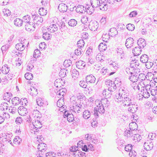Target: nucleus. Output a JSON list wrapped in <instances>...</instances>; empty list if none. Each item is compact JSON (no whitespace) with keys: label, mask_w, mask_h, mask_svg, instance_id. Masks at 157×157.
I'll list each match as a JSON object with an SVG mask.
<instances>
[{"label":"nucleus","mask_w":157,"mask_h":157,"mask_svg":"<svg viewBox=\"0 0 157 157\" xmlns=\"http://www.w3.org/2000/svg\"><path fill=\"white\" fill-rule=\"evenodd\" d=\"M58 27L62 31H64L66 30L67 28L65 25L63 21H61L58 23L56 22L55 24L51 25L47 29L51 33H53L57 30Z\"/></svg>","instance_id":"obj_1"},{"label":"nucleus","mask_w":157,"mask_h":157,"mask_svg":"<svg viewBox=\"0 0 157 157\" xmlns=\"http://www.w3.org/2000/svg\"><path fill=\"white\" fill-rule=\"evenodd\" d=\"M138 69H133V71H129L128 72H127V73H130L131 75L129 78V79L133 82H136L138 79H139L140 81H142L144 80L143 78L140 79L139 77L143 75L144 76V75L143 74H139V76L138 77L139 74L136 72V71Z\"/></svg>","instance_id":"obj_2"},{"label":"nucleus","mask_w":157,"mask_h":157,"mask_svg":"<svg viewBox=\"0 0 157 157\" xmlns=\"http://www.w3.org/2000/svg\"><path fill=\"white\" fill-rule=\"evenodd\" d=\"M129 94L128 90L125 88H121L119 90L118 93L116 94L114 99L115 101L118 100L119 98H124L128 97Z\"/></svg>","instance_id":"obj_3"},{"label":"nucleus","mask_w":157,"mask_h":157,"mask_svg":"<svg viewBox=\"0 0 157 157\" xmlns=\"http://www.w3.org/2000/svg\"><path fill=\"white\" fill-rule=\"evenodd\" d=\"M119 100H116V102H120L122 101L123 105L124 106L129 105L130 104L133 103V102L132 99L131 97L128 95V97H125L119 98Z\"/></svg>","instance_id":"obj_4"},{"label":"nucleus","mask_w":157,"mask_h":157,"mask_svg":"<svg viewBox=\"0 0 157 157\" xmlns=\"http://www.w3.org/2000/svg\"><path fill=\"white\" fill-rule=\"evenodd\" d=\"M102 104H99V106L95 107L94 110V114L96 118L98 117V112L101 114L103 113L105 111L104 107Z\"/></svg>","instance_id":"obj_5"},{"label":"nucleus","mask_w":157,"mask_h":157,"mask_svg":"<svg viewBox=\"0 0 157 157\" xmlns=\"http://www.w3.org/2000/svg\"><path fill=\"white\" fill-rule=\"evenodd\" d=\"M32 124L33 126V129H35L33 130V128L31 129V133H33L34 134H36V133L38 132L37 130L39 128H40L42 127V124L40 122L38 119L35 120V122H32Z\"/></svg>","instance_id":"obj_6"},{"label":"nucleus","mask_w":157,"mask_h":157,"mask_svg":"<svg viewBox=\"0 0 157 157\" xmlns=\"http://www.w3.org/2000/svg\"><path fill=\"white\" fill-rule=\"evenodd\" d=\"M98 23L95 21H92L89 25V27L92 31L96 30L98 28Z\"/></svg>","instance_id":"obj_7"},{"label":"nucleus","mask_w":157,"mask_h":157,"mask_svg":"<svg viewBox=\"0 0 157 157\" xmlns=\"http://www.w3.org/2000/svg\"><path fill=\"white\" fill-rule=\"evenodd\" d=\"M98 7L102 11L106 10L108 9V6L106 4V0H100Z\"/></svg>","instance_id":"obj_8"},{"label":"nucleus","mask_w":157,"mask_h":157,"mask_svg":"<svg viewBox=\"0 0 157 157\" xmlns=\"http://www.w3.org/2000/svg\"><path fill=\"white\" fill-rule=\"evenodd\" d=\"M129 106L128 108V111L133 113H135L138 110V106L137 104L134 103L133 102V103L130 104V105H128Z\"/></svg>","instance_id":"obj_9"},{"label":"nucleus","mask_w":157,"mask_h":157,"mask_svg":"<svg viewBox=\"0 0 157 157\" xmlns=\"http://www.w3.org/2000/svg\"><path fill=\"white\" fill-rule=\"evenodd\" d=\"M125 44L127 48H130L134 44V40L132 38H128L126 39Z\"/></svg>","instance_id":"obj_10"},{"label":"nucleus","mask_w":157,"mask_h":157,"mask_svg":"<svg viewBox=\"0 0 157 157\" xmlns=\"http://www.w3.org/2000/svg\"><path fill=\"white\" fill-rule=\"evenodd\" d=\"M37 149L41 152H44L47 149V145L44 143L39 144L37 146Z\"/></svg>","instance_id":"obj_11"},{"label":"nucleus","mask_w":157,"mask_h":157,"mask_svg":"<svg viewBox=\"0 0 157 157\" xmlns=\"http://www.w3.org/2000/svg\"><path fill=\"white\" fill-rule=\"evenodd\" d=\"M18 112L20 115L22 116H25L28 112L27 109L23 106L19 107L18 109Z\"/></svg>","instance_id":"obj_12"},{"label":"nucleus","mask_w":157,"mask_h":157,"mask_svg":"<svg viewBox=\"0 0 157 157\" xmlns=\"http://www.w3.org/2000/svg\"><path fill=\"white\" fill-rule=\"evenodd\" d=\"M32 17L33 18L34 22L35 23L36 22L37 24H40L43 21V18L40 16L36 15H32Z\"/></svg>","instance_id":"obj_13"},{"label":"nucleus","mask_w":157,"mask_h":157,"mask_svg":"<svg viewBox=\"0 0 157 157\" xmlns=\"http://www.w3.org/2000/svg\"><path fill=\"white\" fill-rule=\"evenodd\" d=\"M82 105L80 104L73 106V111L76 113H79L81 112L82 111Z\"/></svg>","instance_id":"obj_14"},{"label":"nucleus","mask_w":157,"mask_h":157,"mask_svg":"<svg viewBox=\"0 0 157 157\" xmlns=\"http://www.w3.org/2000/svg\"><path fill=\"white\" fill-rule=\"evenodd\" d=\"M86 82H87V83H92L95 82L96 78L95 77L92 75H90L86 77Z\"/></svg>","instance_id":"obj_15"},{"label":"nucleus","mask_w":157,"mask_h":157,"mask_svg":"<svg viewBox=\"0 0 157 157\" xmlns=\"http://www.w3.org/2000/svg\"><path fill=\"white\" fill-rule=\"evenodd\" d=\"M28 92L33 96H35L38 94L37 90L33 86L28 90Z\"/></svg>","instance_id":"obj_16"},{"label":"nucleus","mask_w":157,"mask_h":157,"mask_svg":"<svg viewBox=\"0 0 157 157\" xmlns=\"http://www.w3.org/2000/svg\"><path fill=\"white\" fill-rule=\"evenodd\" d=\"M138 62L137 60H134L132 61L130 63V68L129 69V71H133L135 68H137L139 66Z\"/></svg>","instance_id":"obj_17"},{"label":"nucleus","mask_w":157,"mask_h":157,"mask_svg":"<svg viewBox=\"0 0 157 157\" xmlns=\"http://www.w3.org/2000/svg\"><path fill=\"white\" fill-rule=\"evenodd\" d=\"M58 10L61 12H66L67 10V6L65 4L62 3L60 4L58 7Z\"/></svg>","instance_id":"obj_18"},{"label":"nucleus","mask_w":157,"mask_h":157,"mask_svg":"<svg viewBox=\"0 0 157 157\" xmlns=\"http://www.w3.org/2000/svg\"><path fill=\"white\" fill-rule=\"evenodd\" d=\"M75 10L77 13H82L85 12L86 10V9L82 5H79L77 6Z\"/></svg>","instance_id":"obj_19"},{"label":"nucleus","mask_w":157,"mask_h":157,"mask_svg":"<svg viewBox=\"0 0 157 157\" xmlns=\"http://www.w3.org/2000/svg\"><path fill=\"white\" fill-rule=\"evenodd\" d=\"M137 44L140 48H143L146 45L145 40L142 38H140L138 40Z\"/></svg>","instance_id":"obj_20"},{"label":"nucleus","mask_w":157,"mask_h":157,"mask_svg":"<svg viewBox=\"0 0 157 157\" xmlns=\"http://www.w3.org/2000/svg\"><path fill=\"white\" fill-rule=\"evenodd\" d=\"M76 65L78 68L82 69L84 68L86 65V63L83 61L79 60L76 62Z\"/></svg>","instance_id":"obj_21"},{"label":"nucleus","mask_w":157,"mask_h":157,"mask_svg":"<svg viewBox=\"0 0 157 157\" xmlns=\"http://www.w3.org/2000/svg\"><path fill=\"white\" fill-rule=\"evenodd\" d=\"M142 51L141 48L139 47H135L132 49V52L134 56H137L140 55Z\"/></svg>","instance_id":"obj_22"},{"label":"nucleus","mask_w":157,"mask_h":157,"mask_svg":"<svg viewBox=\"0 0 157 157\" xmlns=\"http://www.w3.org/2000/svg\"><path fill=\"white\" fill-rule=\"evenodd\" d=\"M153 144L152 142L147 141L145 142L144 144V147L145 149L146 150H150L153 147Z\"/></svg>","instance_id":"obj_23"},{"label":"nucleus","mask_w":157,"mask_h":157,"mask_svg":"<svg viewBox=\"0 0 157 157\" xmlns=\"http://www.w3.org/2000/svg\"><path fill=\"white\" fill-rule=\"evenodd\" d=\"M113 92L110 91L109 89H105L103 91V94L107 98H110L112 96Z\"/></svg>","instance_id":"obj_24"},{"label":"nucleus","mask_w":157,"mask_h":157,"mask_svg":"<svg viewBox=\"0 0 157 157\" xmlns=\"http://www.w3.org/2000/svg\"><path fill=\"white\" fill-rule=\"evenodd\" d=\"M60 99H59L57 102V106L59 107H61V108H63V109L64 108V107H65L64 105V98H61V97H60Z\"/></svg>","instance_id":"obj_25"},{"label":"nucleus","mask_w":157,"mask_h":157,"mask_svg":"<svg viewBox=\"0 0 157 157\" xmlns=\"http://www.w3.org/2000/svg\"><path fill=\"white\" fill-rule=\"evenodd\" d=\"M117 51L118 58L121 60L124 57V53L123 50L121 48H117Z\"/></svg>","instance_id":"obj_26"},{"label":"nucleus","mask_w":157,"mask_h":157,"mask_svg":"<svg viewBox=\"0 0 157 157\" xmlns=\"http://www.w3.org/2000/svg\"><path fill=\"white\" fill-rule=\"evenodd\" d=\"M23 23V20L18 18L15 19L14 21V25L19 27L22 26Z\"/></svg>","instance_id":"obj_27"},{"label":"nucleus","mask_w":157,"mask_h":157,"mask_svg":"<svg viewBox=\"0 0 157 157\" xmlns=\"http://www.w3.org/2000/svg\"><path fill=\"white\" fill-rule=\"evenodd\" d=\"M132 137V139L135 142L140 141L141 139V136L139 134L133 135Z\"/></svg>","instance_id":"obj_28"},{"label":"nucleus","mask_w":157,"mask_h":157,"mask_svg":"<svg viewBox=\"0 0 157 157\" xmlns=\"http://www.w3.org/2000/svg\"><path fill=\"white\" fill-rule=\"evenodd\" d=\"M25 45H23L22 43H18L16 45V49L20 51H23L25 49Z\"/></svg>","instance_id":"obj_29"},{"label":"nucleus","mask_w":157,"mask_h":157,"mask_svg":"<svg viewBox=\"0 0 157 157\" xmlns=\"http://www.w3.org/2000/svg\"><path fill=\"white\" fill-rule=\"evenodd\" d=\"M9 71V67L8 65L6 64L2 66L1 69V71L2 73L5 74H8Z\"/></svg>","instance_id":"obj_30"},{"label":"nucleus","mask_w":157,"mask_h":157,"mask_svg":"<svg viewBox=\"0 0 157 157\" xmlns=\"http://www.w3.org/2000/svg\"><path fill=\"white\" fill-rule=\"evenodd\" d=\"M107 48V45L105 43H101L98 46V49L101 52L105 51Z\"/></svg>","instance_id":"obj_31"},{"label":"nucleus","mask_w":157,"mask_h":157,"mask_svg":"<svg viewBox=\"0 0 157 157\" xmlns=\"http://www.w3.org/2000/svg\"><path fill=\"white\" fill-rule=\"evenodd\" d=\"M100 0H91V4L92 6L94 8H97L98 7Z\"/></svg>","instance_id":"obj_32"},{"label":"nucleus","mask_w":157,"mask_h":157,"mask_svg":"<svg viewBox=\"0 0 157 157\" xmlns=\"http://www.w3.org/2000/svg\"><path fill=\"white\" fill-rule=\"evenodd\" d=\"M135 84L136 85L134 87V89L135 90L138 89L139 90L140 88H143V90H144V89L145 88V85L144 84V83L139 82L138 84Z\"/></svg>","instance_id":"obj_33"},{"label":"nucleus","mask_w":157,"mask_h":157,"mask_svg":"<svg viewBox=\"0 0 157 157\" xmlns=\"http://www.w3.org/2000/svg\"><path fill=\"white\" fill-rule=\"evenodd\" d=\"M129 128L131 130L134 131L137 130L136 128H137V125L136 123L134 122H131L129 124Z\"/></svg>","instance_id":"obj_34"},{"label":"nucleus","mask_w":157,"mask_h":157,"mask_svg":"<svg viewBox=\"0 0 157 157\" xmlns=\"http://www.w3.org/2000/svg\"><path fill=\"white\" fill-rule=\"evenodd\" d=\"M148 57L146 54H143L142 55L140 58V60L141 62L142 63H144L147 62L148 60Z\"/></svg>","instance_id":"obj_35"},{"label":"nucleus","mask_w":157,"mask_h":157,"mask_svg":"<svg viewBox=\"0 0 157 157\" xmlns=\"http://www.w3.org/2000/svg\"><path fill=\"white\" fill-rule=\"evenodd\" d=\"M43 38L45 40H48L51 38L52 35L50 33H48L47 32H45L43 31Z\"/></svg>","instance_id":"obj_36"},{"label":"nucleus","mask_w":157,"mask_h":157,"mask_svg":"<svg viewBox=\"0 0 157 157\" xmlns=\"http://www.w3.org/2000/svg\"><path fill=\"white\" fill-rule=\"evenodd\" d=\"M90 113L88 110H85L83 112V117L85 119H88L90 117Z\"/></svg>","instance_id":"obj_37"},{"label":"nucleus","mask_w":157,"mask_h":157,"mask_svg":"<svg viewBox=\"0 0 157 157\" xmlns=\"http://www.w3.org/2000/svg\"><path fill=\"white\" fill-rule=\"evenodd\" d=\"M68 24L71 27H74L77 25V21L74 19H71L69 21Z\"/></svg>","instance_id":"obj_38"},{"label":"nucleus","mask_w":157,"mask_h":157,"mask_svg":"<svg viewBox=\"0 0 157 157\" xmlns=\"http://www.w3.org/2000/svg\"><path fill=\"white\" fill-rule=\"evenodd\" d=\"M96 59L98 61H104L105 59V57L101 55V53H99L96 56Z\"/></svg>","instance_id":"obj_39"},{"label":"nucleus","mask_w":157,"mask_h":157,"mask_svg":"<svg viewBox=\"0 0 157 157\" xmlns=\"http://www.w3.org/2000/svg\"><path fill=\"white\" fill-rule=\"evenodd\" d=\"M94 7H93L91 6L90 7L89 6L87 7L86 10L87 12V13L90 15H91L93 13L94 11Z\"/></svg>","instance_id":"obj_40"},{"label":"nucleus","mask_w":157,"mask_h":157,"mask_svg":"<svg viewBox=\"0 0 157 157\" xmlns=\"http://www.w3.org/2000/svg\"><path fill=\"white\" fill-rule=\"evenodd\" d=\"M39 13L41 16L45 15L47 13V10L44 8H41L39 10Z\"/></svg>","instance_id":"obj_41"},{"label":"nucleus","mask_w":157,"mask_h":157,"mask_svg":"<svg viewBox=\"0 0 157 157\" xmlns=\"http://www.w3.org/2000/svg\"><path fill=\"white\" fill-rule=\"evenodd\" d=\"M83 51L80 48H78L75 51V53L77 56H81L83 53Z\"/></svg>","instance_id":"obj_42"},{"label":"nucleus","mask_w":157,"mask_h":157,"mask_svg":"<svg viewBox=\"0 0 157 157\" xmlns=\"http://www.w3.org/2000/svg\"><path fill=\"white\" fill-rule=\"evenodd\" d=\"M19 41L20 42V43H22L23 45H25V46L27 47L28 46L29 44V41L24 38L22 37L19 40Z\"/></svg>","instance_id":"obj_43"},{"label":"nucleus","mask_w":157,"mask_h":157,"mask_svg":"<svg viewBox=\"0 0 157 157\" xmlns=\"http://www.w3.org/2000/svg\"><path fill=\"white\" fill-rule=\"evenodd\" d=\"M84 44L85 42L83 39L80 40L78 41L77 43L78 47V48H81L84 47Z\"/></svg>","instance_id":"obj_44"},{"label":"nucleus","mask_w":157,"mask_h":157,"mask_svg":"<svg viewBox=\"0 0 157 157\" xmlns=\"http://www.w3.org/2000/svg\"><path fill=\"white\" fill-rule=\"evenodd\" d=\"M12 102L13 104H14L16 105L20 103L19 98L17 97H14L12 99Z\"/></svg>","instance_id":"obj_45"},{"label":"nucleus","mask_w":157,"mask_h":157,"mask_svg":"<svg viewBox=\"0 0 157 157\" xmlns=\"http://www.w3.org/2000/svg\"><path fill=\"white\" fill-rule=\"evenodd\" d=\"M8 104L5 102L1 104L0 106L1 110L2 111H4L5 110H7L8 108Z\"/></svg>","instance_id":"obj_46"},{"label":"nucleus","mask_w":157,"mask_h":157,"mask_svg":"<svg viewBox=\"0 0 157 157\" xmlns=\"http://www.w3.org/2000/svg\"><path fill=\"white\" fill-rule=\"evenodd\" d=\"M109 32H111V36H113L117 34L118 31H117L116 28H112L109 30Z\"/></svg>","instance_id":"obj_47"},{"label":"nucleus","mask_w":157,"mask_h":157,"mask_svg":"<svg viewBox=\"0 0 157 157\" xmlns=\"http://www.w3.org/2000/svg\"><path fill=\"white\" fill-rule=\"evenodd\" d=\"M25 78L28 80L32 79L33 78V75L32 74L29 73H27L25 75Z\"/></svg>","instance_id":"obj_48"},{"label":"nucleus","mask_w":157,"mask_h":157,"mask_svg":"<svg viewBox=\"0 0 157 157\" xmlns=\"http://www.w3.org/2000/svg\"><path fill=\"white\" fill-rule=\"evenodd\" d=\"M67 70L64 69H62L59 72V75L61 77L63 78L66 75V72Z\"/></svg>","instance_id":"obj_49"},{"label":"nucleus","mask_w":157,"mask_h":157,"mask_svg":"<svg viewBox=\"0 0 157 157\" xmlns=\"http://www.w3.org/2000/svg\"><path fill=\"white\" fill-rule=\"evenodd\" d=\"M124 136L128 137L132 136L133 135L132 132L131 130H127L124 132Z\"/></svg>","instance_id":"obj_50"},{"label":"nucleus","mask_w":157,"mask_h":157,"mask_svg":"<svg viewBox=\"0 0 157 157\" xmlns=\"http://www.w3.org/2000/svg\"><path fill=\"white\" fill-rule=\"evenodd\" d=\"M127 29L131 31H133L135 29L134 25L132 24H128L126 25Z\"/></svg>","instance_id":"obj_51"},{"label":"nucleus","mask_w":157,"mask_h":157,"mask_svg":"<svg viewBox=\"0 0 157 157\" xmlns=\"http://www.w3.org/2000/svg\"><path fill=\"white\" fill-rule=\"evenodd\" d=\"M40 52L39 50L38 49H37L35 50L33 54V56L35 58H36L39 56H40Z\"/></svg>","instance_id":"obj_52"},{"label":"nucleus","mask_w":157,"mask_h":157,"mask_svg":"<svg viewBox=\"0 0 157 157\" xmlns=\"http://www.w3.org/2000/svg\"><path fill=\"white\" fill-rule=\"evenodd\" d=\"M39 113V112L37 110L34 111L33 114V117L34 118L35 120H36V119H38L40 118V117H39L38 115Z\"/></svg>","instance_id":"obj_53"},{"label":"nucleus","mask_w":157,"mask_h":157,"mask_svg":"<svg viewBox=\"0 0 157 157\" xmlns=\"http://www.w3.org/2000/svg\"><path fill=\"white\" fill-rule=\"evenodd\" d=\"M116 81L115 82H113V81L110 80H108V82L106 83V85H107L108 87H111L115 85V84L116 83Z\"/></svg>","instance_id":"obj_54"},{"label":"nucleus","mask_w":157,"mask_h":157,"mask_svg":"<svg viewBox=\"0 0 157 157\" xmlns=\"http://www.w3.org/2000/svg\"><path fill=\"white\" fill-rule=\"evenodd\" d=\"M25 29L28 31H30L33 28V26L30 25V23H27L25 25Z\"/></svg>","instance_id":"obj_55"},{"label":"nucleus","mask_w":157,"mask_h":157,"mask_svg":"<svg viewBox=\"0 0 157 157\" xmlns=\"http://www.w3.org/2000/svg\"><path fill=\"white\" fill-rule=\"evenodd\" d=\"M30 16L29 15H27L23 17V21L25 22L26 23H29L28 22L30 21Z\"/></svg>","instance_id":"obj_56"},{"label":"nucleus","mask_w":157,"mask_h":157,"mask_svg":"<svg viewBox=\"0 0 157 157\" xmlns=\"http://www.w3.org/2000/svg\"><path fill=\"white\" fill-rule=\"evenodd\" d=\"M71 61L70 60H65L63 63V65L66 67H69L71 65Z\"/></svg>","instance_id":"obj_57"},{"label":"nucleus","mask_w":157,"mask_h":157,"mask_svg":"<svg viewBox=\"0 0 157 157\" xmlns=\"http://www.w3.org/2000/svg\"><path fill=\"white\" fill-rule=\"evenodd\" d=\"M68 116L67 117V120L69 122H71L73 121L74 120V116L73 114L72 113H71L70 114H69L68 115Z\"/></svg>","instance_id":"obj_58"},{"label":"nucleus","mask_w":157,"mask_h":157,"mask_svg":"<svg viewBox=\"0 0 157 157\" xmlns=\"http://www.w3.org/2000/svg\"><path fill=\"white\" fill-rule=\"evenodd\" d=\"M13 143L15 144H20L21 142V140L18 136H16L13 140Z\"/></svg>","instance_id":"obj_59"},{"label":"nucleus","mask_w":157,"mask_h":157,"mask_svg":"<svg viewBox=\"0 0 157 157\" xmlns=\"http://www.w3.org/2000/svg\"><path fill=\"white\" fill-rule=\"evenodd\" d=\"M72 75L73 78L74 77L77 78V76L79 75L78 71L75 69L72 70Z\"/></svg>","instance_id":"obj_60"},{"label":"nucleus","mask_w":157,"mask_h":157,"mask_svg":"<svg viewBox=\"0 0 157 157\" xmlns=\"http://www.w3.org/2000/svg\"><path fill=\"white\" fill-rule=\"evenodd\" d=\"M145 63V66L147 69L150 68L153 65H154V62L152 63L150 62H147Z\"/></svg>","instance_id":"obj_61"},{"label":"nucleus","mask_w":157,"mask_h":157,"mask_svg":"<svg viewBox=\"0 0 157 157\" xmlns=\"http://www.w3.org/2000/svg\"><path fill=\"white\" fill-rule=\"evenodd\" d=\"M132 145L131 144H128L126 145L124 149L127 152L130 151L132 149Z\"/></svg>","instance_id":"obj_62"},{"label":"nucleus","mask_w":157,"mask_h":157,"mask_svg":"<svg viewBox=\"0 0 157 157\" xmlns=\"http://www.w3.org/2000/svg\"><path fill=\"white\" fill-rule=\"evenodd\" d=\"M88 18L86 16L82 17L81 19V21L83 24H86L88 21Z\"/></svg>","instance_id":"obj_63"},{"label":"nucleus","mask_w":157,"mask_h":157,"mask_svg":"<svg viewBox=\"0 0 157 157\" xmlns=\"http://www.w3.org/2000/svg\"><path fill=\"white\" fill-rule=\"evenodd\" d=\"M46 155L47 157H55L56 154L53 152H50L46 153Z\"/></svg>","instance_id":"obj_64"}]
</instances>
